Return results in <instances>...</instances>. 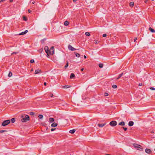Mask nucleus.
Wrapping results in <instances>:
<instances>
[{"label":"nucleus","mask_w":155,"mask_h":155,"mask_svg":"<svg viewBox=\"0 0 155 155\" xmlns=\"http://www.w3.org/2000/svg\"><path fill=\"white\" fill-rule=\"evenodd\" d=\"M106 124V123H105L103 124H98V126H99V127H102L103 126H104V125H105Z\"/></svg>","instance_id":"9d476101"},{"label":"nucleus","mask_w":155,"mask_h":155,"mask_svg":"<svg viewBox=\"0 0 155 155\" xmlns=\"http://www.w3.org/2000/svg\"><path fill=\"white\" fill-rule=\"evenodd\" d=\"M149 30L152 32L154 33L155 32V30L152 29L151 27L149 28Z\"/></svg>","instance_id":"ddd939ff"},{"label":"nucleus","mask_w":155,"mask_h":155,"mask_svg":"<svg viewBox=\"0 0 155 155\" xmlns=\"http://www.w3.org/2000/svg\"><path fill=\"white\" fill-rule=\"evenodd\" d=\"M75 77V75L74 73H71L70 76V78L71 79Z\"/></svg>","instance_id":"4468645a"},{"label":"nucleus","mask_w":155,"mask_h":155,"mask_svg":"<svg viewBox=\"0 0 155 155\" xmlns=\"http://www.w3.org/2000/svg\"><path fill=\"white\" fill-rule=\"evenodd\" d=\"M45 50L48 55L49 54H51V53H49V52H48V51L49 50L48 47L47 46H45Z\"/></svg>","instance_id":"423d86ee"},{"label":"nucleus","mask_w":155,"mask_h":155,"mask_svg":"<svg viewBox=\"0 0 155 155\" xmlns=\"http://www.w3.org/2000/svg\"><path fill=\"white\" fill-rule=\"evenodd\" d=\"M6 131H7L6 130H0V133H2L4 132H6Z\"/></svg>","instance_id":"72a5a7b5"},{"label":"nucleus","mask_w":155,"mask_h":155,"mask_svg":"<svg viewBox=\"0 0 155 155\" xmlns=\"http://www.w3.org/2000/svg\"><path fill=\"white\" fill-rule=\"evenodd\" d=\"M28 12H29V13H30L31 12V10L30 9H28Z\"/></svg>","instance_id":"a18cd8bd"},{"label":"nucleus","mask_w":155,"mask_h":155,"mask_svg":"<svg viewBox=\"0 0 155 155\" xmlns=\"http://www.w3.org/2000/svg\"><path fill=\"white\" fill-rule=\"evenodd\" d=\"M107 36V35L105 34H104L103 35V37H105Z\"/></svg>","instance_id":"c03bdc74"},{"label":"nucleus","mask_w":155,"mask_h":155,"mask_svg":"<svg viewBox=\"0 0 155 155\" xmlns=\"http://www.w3.org/2000/svg\"><path fill=\"white\" fill-rule=\"evenodd\" d=\"M108 94L107 93H104V95L105 96H108Z\"/></svg>","instance_id":"58836bf2"},{"label":"nucleus","mask_w":155,"mask_h":155,"mask_svg":"<svg viewBox=\"0 0 155 155\" xmlns=\"http://www.w3.org/2000/svg\"><path fill=\"white\" fill-rule=\"evenodd\" d=\"M57 125V124L55 122H54L51 124V126L52 127H56Z\"/></svg>","instance_id":"9b49d317"},{"label":"nucleus","mask_w":155,"mask_h":155,"mask_svg":"<svg viewBox=\"0 0 155 155\" xmlns=\"http://www.w3.org/2000/svg\"><path fill=\"white\" fill-rule=\"evenodd\" d=\"M84 69L83 68H82V69H81V71H83Z\"/></svg>","instance_id":"864d4df0"},{"label":"nucleus","mask_w":155,"mask_h":155,"mask_svg":"<svg viewBox=\"0 0 155 155\" xmlns=\"http://www.w3.org/2000/svg\"><path fill=\"white\" fill-rule=\"evenodd\" d=\"M106 155H110V154H107Z\"/></svg>","instance_id":"13d9d810"},{"label":"nucleus","mask_w":155,"mask_h":155,"mask_svg":"<svg viewBox=\"0 0 155 155\" xmlns=\"http://www.w3.org/2000/svg\"><path fill=\"white\" fill-rule=\"evenodd\" d=\"M137 39V38H135L134 39V42H135L136 41Z\"/></svg>","instance_id":"49530a36"},{"label":"nucleus","mask_w":155,"mask_h":155,"mask_svg":"<svg viewBox=\"0 0 155 155\" xmlns=\"http://www.w3.org/2000/svg\"><path fill=\"white\" fill-rule=\"evenodd\" d=\"M84 58H86L87 57H86V56H85V55H84Z\"/></svg>","instance_id":"3c124183"},{"label":"nucleus","mask_w":155,"mask_h":155,"mask_svg":"<svg viewBox=\"0 0 155 155\" xmlns=\"http://www.w3.org/2000/svg\"><path fill=\"white\" fill-rule=\"evenodd\" d=\"M38 117L40 119H42L43 117V116L42 114H40L38 115Z\"/></svg>","instance_id":"5701e85b"},{"label":"nucleus","mask_w":155,"mask_h":155,"mask_svg":"<svg viewBox=\"0 0 155 155\" xmlns=\"http://www.w3.org/2000/svg\"><path fill=\"white\" fill-rule=\"evenodd\" d=\"M46 40V38H44L43 39L41 40V42L42 44H43L44 43L45 41Z\"/></svg>","instance_id":"412c9836"},{"label":"nucleus","mask_w":155,"mask_h":155,"mask_svg":"<svg viewBox=\"0 0 155 155\" xmlns=\"http://www.w3.org/2000/svg\"><path fill=\"white\" fill-rule=\"evenodd\" d=\"M28 31L27 30H26L24 32L25 33V34L28 32Z\"/></svg>","instance_id":"09e8293b"},{"label":"nucleus","mask_w":155,"mask_h":155,"mask_svg":"<svg viewBox=\"0 0 155 155\" xmlns=\"http://www.w3.org/2000/svg\"><path fill=\"white\" fill-rule=\"evenodd\" d=\"M54 50H49L48 52H49V53H51V54H50L51 55H53L54 54Z\"/></svg>","instance_id":"dca6fc26"},{"label":"nucleus","mask_w":155,"mask_h":155,"mask_svg":"<svg viewBox=\"0 0 155 155\" xmlns=\"http://www.w3.org/2000/svg\"><path fill=\"white\" fill-rule=\"evenodd\" d=\"M13 0H10V2H12Z\"/></svg>","instance_id":"6e6d98bb"},{"label":"nucleus","mask_w":155,"mask_h":155,"mask_svg":"<svg viewBox=\"0 0 155 155\" xmlns=\"http://www.w3.org/2000/svg\"><path fill=\"white\" fill-rule=\"evenodd\" d=\"M71 86H68V85H64L63 86V88H68L69 87H71Z\"/></svg>","instance_id":"6ab92c4d"},{"label":"nucleus","mask_w":155,"mask_h":155,"mask_svg":"<svg viewBox=\"0 0 155 155\" xmlns=\"http://www.w3.org/2000/svg\"><path fill=\"white\" fill-rule=\"evenodd\" d=\"M32 3L33 4H34V3H35V2H32Z\"/></svg>","instance_id":"4d7b16f0"},{"label":"nucleus","mask_w":155,"mask_h":155,"mask_svg":"<svg viewBox=\"0 0 155 155\" xmlns=\"http://www.w3.org/2000/svg\"><path fill=\"white\" fill-rule=\"evenodd\" d=\"M154 150L155 151V149H154Z\"/></svg>","instance_id":"bf43d9fd"},{"label":"nucleus","mask_w":155,"mask_h":155,"mask_svg":"<svg viewBox=\"0 0 155 155\" xmlns=\"http://www.w3.org/2000/svg\"><path fill=\"white\" fill-rule=\"evenodd\" d=\"M134 146L137 150H140L141 151H142L143 150L142 147L139 145L134 144Z\"/></svg>","instance_id":"f257e3e1"},{"label":"nucleus","mask_w":155,"mask_h":155,"mask_svg":"<svg viewBox=\"0 0 155 155\" xmlns=\"http://www.w3.org/2000/svg\"><path fill=\"white\" fill-rule=\"evenodd\" d=\"M15 121V119L14 118H12L11 119V122L12 123H14Z\"/></svg>","instance_id":"a878e982"},{"label":"nucleus","mask_w":155,"mask_h":155,"mask_svg":"<svg viewBox=\"0 0 155 155\" xmlns=\"http://www.w3.org/2000/svg\"><path fill=\"white\" fill-rule=\"evenodd\" d=\"M53 94H50L49 95V96L51 97H53Z\"/></svg>","instance_id":"ea45409f"},{"label":"nucleus","mask_w":155,"mask_h":155,"mask_svg":"<svg viewBox=\"0 0 155 155\" xmlns=\"http://www.w3.org/2000/svg\"><path fill=\"white\" fill-rule=\"evenodd\" d=\"M75 131V129L71 130H70L69 131V133H70L73 134L74 133Z\"/></svg>","instance_id":"f3484780"},{"label":"nucleus","mask_w":155,"mask_h":155,"mask_svg":"<svg viewBox=\"0 0 155 155\" xmlns=\"http://www.w3.org/2000/svg\"><path fill=\"white\" fill-rule=\"evenodd\" d=\"M85 35L87 36H89L90 35L89 33L88 32H85Z\"/></svg>","instance_id":"cd10ccee"},{"label":"nucleus","mask_w":155,"mask_h":155,"mask_svg":"<svg viewBox=\"0 0 155 155\" xmlns=\"http://www.w3.org/2000/svg\"><path fill=\"white\" fill-rule=\"evenodd\" d=\"M12 54H17V53H16V52H14L13 53H12Z\"/></svg>","instance_id":"603ef678"},{"label":"nucleus","mask_w":155,"mask_h":155,"mask_svg":"<svg viewBox=\"0 0 155 155\" xmlns=\"http://www.w3.org/2000/svg\"><path fill=\"white\" fill-rule=\"evenodd\" d=\"M29 116L28 115H26L25 118L21 119V121L23 122H26L28 120H29Z\"/></svg>","instance_id":"f03ea898"},{"label":"nucleus","mask_w":155,"mask_h":155,"mask_svg":"<svg viewBox=\"0 0 155 155\" xmlns=\"http://www.w3.org/2000/svg\"><path fill=\"white\" fill-rule=\"evenodd\" d=\"M10 122V121L9 120H5L2 122V125L3 126H5L9 124Z\"/></svg>","instance_id":"7ed1b4c3"},{"label":"nucleus","mask_w":155,"mask_h":155,"mask_svg":"<svg viewBox=\"0 0 155 155\" xmlns=\"http://www.w3.org/2000/svg\"><path fill=\"white\" fill-rule=\"evenodd\" d=\"M118 125L121 126H124L125 125V123L124 121H122L119 123Z\"/></svg>","instance_id":"2eb2a0df"},{"label":"nucleus","mask_w":155,"mask_h":155,"mask_svg":"<svg viewBox=\"0 0 155 155\" xmlns=\"http://www.w3.org/2000/svg\"><path fill=\"white\" fill-rule=\"evenodd\" d=\"M25 34V33L24 32H24H22L21 33L19 34V35H24Z\"/></svg>","instance_id":"2f4dec72"},{"label":"nucleus","mask_w":155,"mask_h":155,"mask_svg":"<svg viewBox=\"0 0 155 155\" xmlns=\"http://www.w3.org/2000/svg\"><path fill=\"white\" fill-rule=\"evenodd\" d=\"M34 62V60L33 59H31L30 60V62L31 63H33V62Z\"/></svg>","instance_id":"e433bc0d"},{"label":"nucleus","mask_w":155,"mask_h":155,"mask_svg":"<svg viewBox=\"0 0 155 155\" xmlns=\"http://www.w3.org/2000/svg\"><path fill=\"white\" fill-rule=\"evenodd\" d=\"M54 119L53 118L50 117L49 118V122L50 123H52L54 121Z\"/></svg>","instance_id":"0eeeda50"},{"label":"nucleus","mask_w":155,"mask_h":155,"mask_svg":"<svg viewBox=\"0 0 155 155\" xmlns=\"http://www.w3.org/2000/svg\"><path fill=\"white\" fill-rule=\"evenodd\" d=\"M55 129H56L55 128H52L51 129V131H54V130H55Z\"/></svg>","instance_id":"79ce46f5"},{"label":"nucleus","mask_w":155,"mask_h":155,"mask_svg":"<svg viewBox=\"0 0 155 155\" xmlns=\"http://www.w3.org/2000/svg\"><path fill=\"white\" fill-rule=\"evenodd\" d=\"M150 132L151 133H152V134L154 133H155V130H152V131H151Z\"/></svg>","instance_id":"4c0bfd02"},{"label":"nucleus","mask_w":155,"mask_h":155,"mask_svg":"<svg viewBox=\"0 0 155 155\" xmlns=\"http://www.w3.org/2000/svg\"><path fill=\"white\" fill-rule=\"evenodd\" d=\"M44 85L45 86H46V82H45L44 83Z\"/></svg>","instance_id":"8fccbe9b"},{"label":"nucleus","mask_w":155,"mask_h":155,"mask_svg":"<svg viewBox=\"0 0 155 155\" xmlns=\"http://www.w3.org/2000/svg\"><path fill=\"white\" fill-rule=\"evenodd\" d=\"M150 89L152 90H155V88L154 87H152L150 88Z\"/></svg>","instance_id":"37998d69"},{"label":"nucleus","mask_w":155,"mask_h":155,"mask_svg":"<svg viewBox=\"0 0 155 155\" xmlns=\"http://www.w3.org/2000/svg\"><path fill=\"white\" fill-rule=\"evenodd\" d=\"M74 54H75V55L76 56L78 57V58H79L80 56V54H79V53H77V52H74Z\"/></svg>","instance_id":"a211bd4d"},{"label":"nucleus","mask_w":155,"mask_h":155,"mask_svg":"<svg viewBox=\"0 0 155 155\" xmlns=\"http://www.w3.org/2000/svg\"><path fill=\"white\" fill-rule=\"evenodd\" d=\"M122 128H123L124 131H126L127 129V127H123Z\"/></svg>","instance_id":"f704fd0d"},{"label":"nucleus","mask_w":155,"mask_h":155,"mask_svg":"<svg viewBox=\"0 0 155 155\" xmlns=\"http://www.w3.org/2000/svg\"><path fill=\"white\" fill-rule=\"evenodd\" d=\"M68 49L71 51H74L77 50L76 49L73 48L70 45H69L68 46Z\"/></svg>","instance_id":"39448f33"},{"label":"nucleus","mask_w":155,"mask_h":155,"mask_svg":"<svg viewBox=\"0 0 155 155\" xmlns=\"http://www.w3.org/2000/svg\"><path fill=\"white\" fill-rule=\"evenodd\" d=\"M134 123L132 121H130L128 123V125L129 126L131 127L134 125Z\"/></svg>","instance_id":"1a4fd4ad"},{"label":"nucleus","mask_w":155,"mask_h":155,"mask_svg":"<svg viewBox=\"0 0 155 155\" xmlns=\"http://www.w3.org/2000/svg\"><path fill=\"white\" fill-rule=\"evenodd\" d=\"M112 88H116L117 87V86L116 85H113L112 86Z\"/></svg>","instance_id":"c85d7f7f"},{"label":"nucleus","mask_w":155,"mask_h":155,"mask_svg":"<svg viewBox=\"0 0 155 155\" xmlns=\"http://www.w3.org/2000/svg\"><path fill=\"white\" fill-rule=\"evenodd\" d=\"M23 19L24 21H26L27 20V19L26 17L25 16L23 17Z\"/></svg>","instance_id":"7c9ffc66"},{"label":"nucleus","mask_w":155,"mask_h":155,"mask_svg":"<svg viewBox=\"0 0 155 155\" xmlns=\"http://www.w3.org/2000/svg\"><path fill=\"white\" fill-rule=\"evenodd\" d=\"M68 66V61L67 62L66 65L65 66L64 68H66Z\"/></svg>","instance_id":"c756f323"},{"label":"nucleus","mask_w":155,"mask_h":155,"mask_svg":"<svg viewBox=\"0 0 155 155\" xmlns=\"http://www.w3.org/2000/svg\"><path fill=\"white\" fill-rule=\"evenodd\" d=\"M12 73L11 71H10L8 74L9 77H11L12 76Z\"/></svg>","instance_id":"393cba45"},{"label":"nucleus","mask_w":155,"mask_h":155,"mask_svg":"<svg viewBox=\"0 0 155 155\" xmlns=\"http://www.w3.org/2000/svg\"><path fill=\"white\" fill-rule=\"evenodd\" d=\"M145 152L147 153H150L151 152V150L147 148L145 150Z\"/></svg>","instance_id":"6e6552de"},{"label":"nucleus","mask_w":155,"mask_h":155,"mask_svg":"<svg viewBox=\"0 0 155 155\" xmlns=\"http://www.w3.org/2000/svg\"><path fill=\"white\" fill-rule=\"evenodd\" d=\"M95 43L96 44H97L98 43V41L97 40H95Z\"/></svg>","instance_id":"c9c22d12"},{"label":"nucleus","mask_w":155,"mask_h":155,"mask_svg":"<svg viewBox=\"0 0 155 155\" xmlns=\"http://www.w3.org/2000/svg\"><path fill=\"white\" fill-rule=\"evenodd\" d=\"M129 5L130 6L133 7L134 5V3L133 2H130Z\"/></svg>","instance_id":"b1692460"},{"label":"nucleus","mask_w":155,"mask_h":155,"mask_svg":"<svg viewBox=\"0 0 155 155\" xmlns=\"http://www.w3.org/2000/svg\"><path fill=\"white\" fill-rule=\"evenodd\" d=\"M50 50H54V47H53V46L51 47Z\"/></svg>","instance_id":"a19ab883"},{"label":"nucleus","mask_w":155,"mask_h":155,"mask_svg":"<svg viewBox=\"0 0 155 155\" xmlns=\"http://www.w3.org/2000/svg\"><path fill=\"white\" fill-rule=\"evenodd\" d=\"M98 65L99 67L100 68H102L103 67V64H99Z\"/></svg>","instance_id":"bb28decb"},{"label":"nucleus","mask_w":155,"mask_h":155,"mask_svg":"<svg viewBox=\"0 0 155 155\" xmlns=\"http://www.w3.org/2000/svg\"><path fill=\"white\" fill-rule=\"evenodd\" d=\"M138 85L139 86H142V84L141 83H140V84H139Z\"/></svg>","instance_id":"de8ad7c7"},{"label":"nucleus","mask_w":155,"mask_h":155,"mask_svg":"<svg viewBox=\"0 0 155 155\" xmlns=\"http://www.w3.org/2000/svg\"><path fill=\"white\" fill-rule=\"evenodd\" d=\"M30 114L31 115H33L34 114V113L33 112H30Z\"/></svg>","instance_id":"473e14b6"},{"label":"nucleus","mask_w":155,"mask_h":155,"mask_svg":"<svg viewBox=\"0 0 155 155\" xmlns=\"http://www.w3.org/2000/svg\"><path fill=\"white\" fill-rule=\"evenodd\" d=\"M77 0H73V1L74 2H76V1H77Z\"/></svg>","instance_id":"5fc2aeb1"},{"label":"nucleus","mask_w":155,"mask_h":155,"mask_svg":"<svg viewBox=\"0 0 155 155\" xmlns=\"http://www.w3.org/2000/svg\"><path fill=\"white\" fill-rule=\"evenodd\" d=\"M109 124L112 126H115L117 124V122L116 121L113 120L110 122Z\"/></svg>","instance_id":"20e7f679"},{"label":"nucleus","mask_w":155,"mask_h":155,"mask_svg":"<svg viewBox=\"0 0 155 155\" xmlns=\"http://www.w3.org/2000/svg\"><path fill=\"white\" fill-rule=\"evenodd\" d=\"M41 72V71L40 70H36L35 71V74H38Z\"/></svg>","instance_id":"f8f14e48"},{"label":"nucleus","mask_w":155,"mask_h":155,"mask_svg":"<svg viewBox=\"0 0 155 155\" xmlns=\"http://www.w3.org/2000/svg\"><path fill=\"white\" fill-rule=\"evenodd\" d=\"M69 24L68 21H66L64 22V25L65 26H67Z\"/></svg>","instance_id":"4be33fe9"},{"label":"nucleus","mask_w":155,"mask_h":155,"mask_svg":"<svg viewBox=\"0 0 155 155\" xmlns=\"http://www.w3.org/2000/svg\"><path fill=\"white\" fill-rule=\"evenodd\" d=\"M123 73H122L120 74H119L118 77L117 78V79H118L120 78L123 75Z\"/></svg>","instance_id":"aec40b11"}]
</instances>
